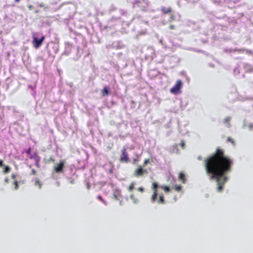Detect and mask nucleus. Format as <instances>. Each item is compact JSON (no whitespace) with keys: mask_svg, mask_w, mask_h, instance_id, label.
Returning <instances> with one entry per match:
<instances>
[{"mask_svg":"<svg viewBox=\"0 0 253 253\" xmlns=\"http://www.w3.org/2000/svg\"><path fill=\"white\" fill-rule=\"evenodd\" d=\"M138 191L142 193L144 192V188L142 187H139L138 189H137Z\"/></svg>","mask_w":253,"mask_h":253,"instance_id":"obj_24","label":"nucleus"},{"mask_svg":"<svg viewBox=\"0 0 253 253\" xmlns=\"http://www.w3.org/2000/svg\"><path fill=\"white\" fill-rule=\"evenodd\" d=\"M148 173V171L146 169H143L141 167H139L137 169H136L134 171V175L135 176H142L144 174H146Z\"/></svg>","mask_w":253,"mask_h":253,"instance_id":"obj_8","label":"nucleus"},{"mask_svg":"<svg viewBox=\"0 0 253 253\" xmlns=\"http://www.w3.org/2000/svg\"><path fill=\"white\" fill-rule=\"evenodd\" d=\"M160 187L162 189L164 190L166 193L170 191V188L168 186H159L156 182H153L152 184V189L153 190V193L151 197V200L152 203L156 201L158 196V188Z\"/></svg>","mask_w":253,"mask_h":253,"instance_id":"obj_2","label":"nucleus"},{"mask_svg":"<svg viewBox=\"0 0 253 253\" xmlns=\"http://www.w3.org/2000/svg\"><path fill=\"white\" fill-rule=\"evenodd\" d=\"M97 198L100 200L101 201H102L103 203H104L105 204H106L105 203V201L103 200V199L102 198V197H101V195H98L97 197Z\"/></svg>","mask_w":253,"mask_h":253,"instance_id":"obj_20","label":"nucleus"},{"mask_svg":"<svg viewBox=\"0 0 253 253\" xmlns=\"http://www.w3.org/2000/svg\"><path fill=\"white\" fill-rule=\"evenodd\" d=\"M13 184L15 186V189L17 190L18 188V184L17 181H14L13 182Z\"/></svg>","mask_w":253,"mask_h":253,"instance_id":"obj_23","label":"nucleus"},{"mask_svg":"<svg viewBox=\"0 0 253 253\" xmlns=\"http://www.w3.org/2000/svg\"><path fill=\"white\" fill-rule=\"evenodd\" d=\"M231 120V117H227L226 118H225L224 120H223V122L224 123H227L228 124V127H229V122H230V121Z\"/></svg>","mask_w":253,"mask_h":253,"instance_id":"obj_16","label":"nucleus"},{"mask_svg":"<svg viewBox=\"0 0 253 253\" xmlns=\"http://www.w3.org/2000/svg\"><path fill=\"white\" fill-rule=\"evenodd\" d=\"M227 141L231 142L233 145H235V141L233 138L228 137L227 139Z\"/></svg>","mask_w":253,"mask_h":253,"instance_id":"obj_18","label":"nucleus"},{"mask_svg":"<svg viewBox=\"0 0 253 253\" xmlns=\"http://www.w3.org/2000/svg\"><path fill=\"white\" fill-rule=\"evenodd\" d=\"M130 198L131 199L133 200L134 199V195H132V194L130 195Z\"/></svg>","mask_w":253,"mask_h":253,"instance_id":"obj_33","label":"nucleus"},{"mask_svg":"<svg viewBox=\"0 0 253 253\" xmlns=\"http://www.w3.org/2000/svg\"><path fill=\"white\" fill-rule=\"evenodd\" d=\"M36 173H37L36 170L35 169H32L31 170V174L32 175H35V174H36Z\"/></svg>","mask_w":253,"mask_h":253,"instance_id":"obj_26","label":"nucleus"},{"mask_svg":"<svg viewBox=\"0 0 253 253\" xmlns=\"http://www.w3.org/2000/svg\"><path fill=\"white\" fill-rule=\"evenodd\" d=\"M50 161L52 162H54L55 161V160L52 157H51L50 158H49V160Z\"/></svg>","mask_w":253,"mask_h":253,"instance_id":"obj_30","label":"nucleus"},{"mask_svg":"<svg viewBox=\"0 0 253 253\" xmlns=\"http://www.w3.org/2000/svg\"><path fill=\"white\" fill-rule=\"evenodd\" d=\"M161 11L163 12V13L167 14L170 13L172 11V9L170 7H166L165 6H163L161 7Z\"/></svg>","mask_w":253,"mask_h":253,"instance_id":"obj_9","label":"nucleus"},{"mask_svg":"<svg viewBox=\"0 0 253 253\" xmlns=\"http://www.w3.org/2000/svg\"><path fill=\"white\" fill-rule=\"evenodd\" d=\"M144 3H145L144 0L142 1L139 0H135L132 3L133 7L134 8L139 7L142 11H145L146 10L147 6L143 5Z\"/></svg>","mask_w":253,"mask_h":253,"instance_id":"obj_5","label":"nucleus"},{"mask_svg":"<svg viewBox=\"0 0 253 253\" xmlns=\"http://www.w3.org/2000/svg\"><path fill=\"white\" fill-rule=\"evenodd\" d=\"M35 157H34V156L33 155H31L30 156H29V158L30 159H34Z\"/></svg>","mask_w":253,"mask_h":253,"instance_id":"obj_32","label":"nucleus"},{"mask_svg":"<svg viewBox=\"0 0 253 253\" xmlns=\"http://www.w3.org/2000/svg\"><path fill=\"white\" fill-rule=\"evenodd\" d=\"M178 179L180 180L183 183H185L186 182V178L185 175L183 172H180L179 173Z\"/></svg>","mask_w":253,"mask_h":253,"instance_id":"obj_10","label":"nucleus"},{"mask_svg":"<svg viewBox=\"0 0 253 253\" xmlns=\"http://www.w3.org/2000/svg\"><path fill=\"white\" fill-rule=\"evenodd\" d=\"M109 89L108 86H104L101 90V93L103 96H107L109 94Z\"/></svg>","mask_w":253,"mask_h":253,"instance_id":"obj_11","label":"nucleus"},{"mask_svg":"<svg viewBox=\"0 0 253 253\" xmlns=\"http://www.w3.org/2000/svg\"><path fill=\"white\" fill-rule=\"evenodd\" d=\"M180 146L182 149H184L185 148V143L184 142L183 140H181L180 143Z\"/></svg>","mask_w":253,"mask_h":253,"instance_id":"obj_21","label":"nucleus"},{"mask_svg":"<svg viewBox=\"0 0 253 253\" xmlns=\"http://www.w3.org/2000/svg\"><path fill=\"white\" fill-rule=\"evenodd\" d=\"M169 29L170 30H174L175 29V27L173 25H171L169 26Z\"/></svg>","mask_w":253,"mask_h":253,"instance_id":"obj_27","label":"nucleus"},{"mask_svg":"<svg viewBox=\"0 0 253 253\" xmlns=\"http://www.w3.org/2000/svg\"><path fill=\"white\" fill-rule=\"evenodd\" d=\"M3 162L2 160H0V167H2L3 166Z\"/></svg>","mask_w":253,"mask_h":253,"instance_id":"obj_31","label":"nucleus"},{"mask_svg":"<svg viewBox=\"0 0 253 253\" xmlns=\"http://www.w3.org/2000/svg\"><path fill=\"white\" fill-rule=\"evenodd\" d=\"M44 39H45L44 36H42L40 39H38L36 37H34L33 41V44L34 47L35 48H39L42 44V42Z\"/></svg>","mask_w":253,"mask_h":253,"instance_id":"obj_6","label":"nucleus"},{"mask_svg":"<svg viewBox=\"0 0 253 253\" xmlns=\"http://www.w3.org/2000/svg\"><path fill=\"white\" fill-rule=\"evenodd\" d=\"M28 7L29 10H32L34 8V7L32 5L29 4L28 5Z\"/></svg>","mask_w":253,"mask_h":253,"instance_id":"obj_29","label":"nucleus"},{"mask_svg":"<svg viewBox=\"0 0 253 253\" xmlns=\"http://www.w3.org/2000/svg\"><path fill=\"white\" fill-rule=\"evenodd\" d=\"M119 161L121 163H128L129 162L128 154L126 152V149L125 147H124L122 150V154L119 159Z\"/></svg>","mask_w":253,"mask_h":253,"instance_id":"obj_4","label":"nucleus"},{"mask_svg":"<svg viewBox=\"0 0 253 253\" xmlns=\"http://www.w3.org/2000/svg\"><path fill=\"white\" fill-rule=\"evenodd\" d=\"M16 2H19L20 0H14Z\"/></svg>","mask_w":253,"mask_h":253,"instance_id":"obj_36","label":"nucleus"},{"mask_svg":"<svg viewBox=\"0 0 253 253\" xmlns=\"http://www.w3.org/2000/svg\"><path fill=\"white\" fill-rule=\"evenodd\" d=\"M35 185L38 186L39 188H41L42 184L38 178H36Z\"/></svg>","mask_w":253,"mask_h":253,"instance_id":"obj_13","label":"nucleus"},{"mask_svg":"<svg viewBox=\"0 0 253 253\" xmlns=\"http://www.w3.org/2000/svg\"><path fill=\"white\" fill-rule=\"evenodd\" d=\"M176 191L179 192L181 191L182 187L180 185H175L173 187Z\"/></svg>","mask_w":253,"mask_h":253,"instance_id":"obj_17","label":"nucleus"},{"mask_svg":"<svg viewBox=\"0 0 253 253\" xmlns=\"http://www.w3.org/2000/svg\"><path fill=\"white\" fill-rule=\"evenodd\" d=\"M134 185H135V182H131L127 188L128 191L130 192H132L134 189Z\"/></svg>","mask_w":253,"mask_h":253,"instance_id":"obj_14","label":"nucleus"},{"mask_svg":"<svg viewBox=\"0 0 253 253\" xmlns=\"http://www.w3.org/2000/svg\"><path fill=\"white\" fill-rule=\"evenodd\" d=\"M158 204H164L165 203V200L164 199V196L163 194H160L159 195V199L157 201Z\"/></svg>","mask_w":253,"mask_h":253,"instance_id":"obj_12","label":"nucleus"},{"mask_svg":"<svg viewBox=\"0 0 253 253\" xmlns=\"http://www.w3.org/2000/svg\"><path fill=\"white\" fill-rule=\"evenodd\" d=\"M201 159H202V158H201V157H198V159H199V160H201Z\"/></svg>","mask_w":253,"mask_h":253,"instance_id":"obj_39","label":"nucleus"},{"mask_svg":"<svg viewBox=\"0 0 253 253\" xmlns=\"http://www.w3.org/2000/svg\"><path fill=\"white\" fill-rule=\"evenodd\" d=\"M182 87V82L178 80L176 81L175 84L170 89V92L173 94H177L180 92V90Z\"/></svg>","mask_w":253,"mask_h":253,"instance_id":"obj_3","label":"nucleus"},{"mask_svg":"<svg viewBox=\"0 0 253 253\" xmlns=\"http://www.w3.org/2000/svg\"><path fill=\"white\" fill-rule=\"evenodd\" d=\"M39 12V10H36V11H35V13H38Z\"/></svg>","mask_w":253,"mask_h":253,"instance_id":"obj_38","label":"nucleus"},{"mask_svg":"<svg viewBox=\"0 0 253 253\" xmlns=\"http://www.w3.org/2000/svg\"><path fill=\"white\" fill-rule=\"evenodd\" d=\"M149 162V159H145V160H144V163H143V167H145V166H146V165L148 164V163Z\"/></svg>","mask_w":253,"mask_h":253,"instance_id":"obj_22","label":"nucleus"},{"mask_svg":"<svg viewBox=\"0 0 253 253\" xmlns=\"http://www.w3.org/2000/svg\"><path fill=\"white\" fill-rule=\"evenodd\" d=\"M64 162L62 160H60L59 163L57 165H55L54 167V170L56 173H60L63 171L64 166Z\"/></svg>","mask_w":253,"mask_h":253,"instance_id":"obj_7","label":"nucleus"},{"mask_svg":"<svg viewBox=\"0 0 253 253\" xmlns=\"http://www.w3.org/2000/svg\"><path fill=\"white\" fill-rule=\"evenodd\" d=\"M11 177H12V178L13 179H14V178H15V175H14V174H12V175H11Z\"/></svg>","mask_w":253,"mask_h":253,"instance_id":"obj_35","label":"nucleus"},{"mask_svg":"<svg viewBox=\"0 0 253 253\" xmlns=\"http://www.w3.org/2000/svg\"><path fill=\"white\" fill-rule=\"evenodd\" d=\"M10 168L9 166H5L3 170V173H7L10 171Z\"/></svg>","mask_w":253,"mask_h":253,"instance_id":"obj_15","label":"nucleus"},{"mask_svg":"<svg viewBox=\"0 0 253 253\" xmlns=\"http://www.w3.org/2000/svg\"><path fill=\"white\" fill-rule=\"evenodd\" d=\"M233 160L226 156L223 150L217 148L215 152L204 160L206 174L210 180H215L217 191L220 192L228 180L226 176L232 169Z\"/></svg>","mask_w":253,"mask_h":253,"instance_id":"obj_1","label":"nucleus"},{"mask_svg":"<svg viewBox=\"0 0 253 253\" xmlns=\"http://www.w3.org/2000/svg\"><path fill=\"white\" fill-rule=\"evenodd\" d=\"M169 21H171L175 20V16L173 14H171V13H169Z\"/></svg>","mask_w":253,"mask_h":253,"instance_id":"obj_19","label":"nucleus"},{"mask_svg":"<svg viewBox=\"0 0 253 253\" xmlns=\"http://www.w3.org/2000/svg\"><path fill=\"white\" fill-rule=\"evenodd\" d=\"M38 5L41 7H42L44 6V3L43 2H41L40 3H38Z\"/></svg>","mask_w":253,"mask_h":253,"instance_id":"obj_28","label":"nucleus"},{"mask_svg":"<svg viewBox=\"0 0 253 253\" xmlns=\"http://www.w3.org/2000/svg\"><path fill=\"white\" fill-rule=\"evenodd\" d=\"M8 179H7V178L5 179V181L6 182H8Z\"/></svg>","mask_w":253,"mask_h":253,"instance_id":"obj_37","label":"nucleus"},{"mask_svg":"<svg viewBox=\"0 0 253 253\" xmlns=\"http://www.w3.org/2000/svg\"><path fill=\"white\" fill-rule=\"evenodd\" d=\"M35 165L37 167H39V164L38 162L35 164Z\"/></svg>","mask_w":253,"mask_h":253,"instance_id":"obj_34","label":"nucleus"},{"mask_svg":"<svg viewBox=\"0 0 253 253\" xmlns=\"http://www.w3.org/2000/svg\"><path fill=\"white\" fill-rule=\"evenodd\" d=\"M31 150H32V149L31 147H29L26 151V153L27 154H30L31 153Z\"/></svg>","mask_w":253,"mask_h":253,"instance_id":"obj_25","label":"nucleus"}]
</instances>
